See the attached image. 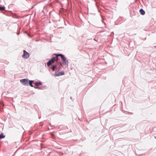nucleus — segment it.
<instances>
[{"instance_id":"nucleus-1","label":"nucleus","mask_w":156,"mask_h":156,"mask_svg":"<svg viewBox=\"0 0 156 156\" xmlns=\"http://www.w3.org/2000/svg\"><path fill=\"white\" fill-rule=\"evenodd\" d=\"M58 54H55L53 55H55V57H53L52 58L49 60L47 63V66H49L51 64L53 63L55 61H57L58 59Z\"/></svg>"},{"instance_id":"nucleus-2","label":"nucleus","mask_w":156,"mask_h":156,"mask_svg":"<svg viewBox=\"0 0 156 156\" xmlns=\"http://www.w3.org/2000/svg\"><path fill=\"white\" fill-rule=\"evenodd\" d=\"M58 55L61 57L63 64L64 65H66L68 64V61L66 60V58L65 57L64 55L61 54H58Z\"/></svg>"},{"instance_id":"nucleus-3","label":"nucleus","mask_w":156,"mask_h":156,"mask_svg":"<svg viewBox=\"0 0 156 156\" xmlns=\"http://www.w3.org/2000/svg\"><path fill=\"white\" fill-rule=\"evenodd\" d=\"M20 82L24 85H28L29 80L26 79H23L20 80Z\"/></svg>"},{"instance_id":"nucleus-4","label":"nucleus","mask_w":156,"mask_h":156,"mask_svg":"<svg viewBox=\"0 0 156 156\" xmlns=\"http://www.w3.org/2000/svg\"><path fill=\"white\" fill-rule=\"evenodd\" d=\"M29 56V55L28 53L26 52L25 50L23 51V55H22L23 58H28Z\"/></svg>"},{"instance_id":"nucleus-5","label":"nucleus","mask_w":156,"mask_h":156,"mask_svg":"<svg viewBox=\"0 0 156 156\" xmlns=\"http://www.w3.org/2000/svg\"><path fill=\"white\" fill-rule=\"evenodd\" d=\"M140 14L142 15H144L145 13V11L142 9H140Z\"/></svg>"},{"instance_id":"nucleus-6","label":"nucleus","mask_w":156,"mask_h":156,"mask_svg":"<svg viewBox=\"0 0 156 156\" xmlns=\"http://www.w3.org/2000/svg\"><path fill=\"white\" fill-rule=\"evenodd\" d=\"M54 75L55 76H60V73L56 72L54 74Z\"/></svg>"},{"instance_id":"nucleus-7","label":"nucleus","mask_w":156,"mask_h":156,"mask_svg":"<svg viewBox=\"0 0 156 156\" xmlns=\"http://www.w3.org/2000/svg\"><path fill=\"white\" fill-rule=\"evenodd\" d=\"M33 82V80H30V81H29V84L30 85L31 87H33V85L32 84V83Z\"/></svg>"},{"instance_id":"nucleus-8","label":"nucleus","mask_w":156,"mask_h":156,"mask_svg":"<svg viewBox=\"0 0 156 156\" xmlns=\"http://www.w3.org/2000/svg\"><path fill=\"white\" fill-rule=\"evenodd\" d=\"M35 83L36 86H38L41 85V82H35Z\"/></svg>"},{"instance_id":"nucleus-9","label":"nucleus","mask_w":156,"mask_h":156,"mask_svg":"<svg viewBox=\"0 0 156 156\" xmlns=\"http://www.w3.org/2000/svg\"><path fill=\"white\" fill-rule=\"evenodd\" d=\"M5 137V136L2 133H1L0 135V139H2Z\"/></svg>"},{"instance_id":"nucleus-10","label":"nucleus","mask_w":156,"mask_h":156,"mask_svg":"<svg viewBox=\"0 0 156 156\" xmlns=\"http://www.w3.org/2000/svg\"><path fill=\"white\" fill-rule=\"evenodd\" d=\"M56 67V66L55 65H54L52 67V71H55V69Z\"/></svg>"},{"instance_id":"nucleus-11","label":"nucleus","mask_w":156,"mask_h":156,"mask_svg":"<svg viewBox=\"0 0 156 156\" xmlns=\"http://www.w3.org/2000/svg\"><path fill=\"white\" fill-rule=\"evenodd\" d=\"M5 9V7H0V10H3Z\"/></svg>"},{"instance_id":"nucleus-12","label":"nucleus","mask_w":156,"mask_h":156,"mask_svg":"<svg viewBox=\"0 0 156 156\" xmlns=\"http://www.w3.org/2000/svg\"><path fill=\"white\" fill-rule=\"evenodd\" d=\"M60 76L61 75H63L64 74V73L63 72V71H62L61 72H60Z\"/></svg>"}]
</instances>
